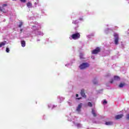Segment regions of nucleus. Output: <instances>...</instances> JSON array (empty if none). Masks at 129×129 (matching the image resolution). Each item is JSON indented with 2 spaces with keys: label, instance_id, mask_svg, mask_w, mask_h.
Here are the masks:
<instances>
[{
  "label": "nucleus",
  "instance_id": "nucleus-16",
  "mask_svg": "<svg viewBox=\"0 0 129 129\" xmlns=\"http://www.w3.org/2000/svg\"><path fill=\"white\" fill-rule=\"evenodd\" d=\"M6 43H7L6 41L0 43V48H2V47L5 46V45H6Z\"/></svg>",
  "mask_w": 129,
  "mask_h": 129
},
{
  "label": "nucleus",
  "instance_id": "nucleus-29",
  "mask_svg": "<svg viewBox=\"0 0 129 129\" xmlns=\"http://www.w3.org/2000/svg\"><path fill=\"white\" fill-rule=\"evenodd\" d=\"M51 106H52V105H51V104H49L48 105V108H50Z\"/></svg>",
  "mask_w": 129,
  "mask_h": 129
},
{
  "label": "nucleus",
  "instance_id": "nucleus-40",
  "mask_svg": "<svg viewBox=\"0 0 129 129\" xmlns=\"http://www.w3.org/2000/svg\"><path fill=\"white\" fill-rule=\"evenodd\" d=\"M108 30H109V29H107V31H108Z\"/></svg>",
  "mask_w": 129,
  "mask_h": 129
},
{
  "label": "nucleus",
  "instance_id": "nucleus-13",
  "mask_svg": "<svg viewBox=\"0 0 129 129\" xmlns=\"http://www.w3.org/2000/svg\"><path fill=\"white\" fill-rule=\"evenodd\" d=\"M92 82L93 84H95V85L98 84V81L96 79H94L92 81Z\"/></svg>",
  "mask_w": 129,
  "mask_h": 129
},
{
  "label": "nucleus",
  "instance_id": "nucleus-43",
  "mask_svg": "<svg viewBox=\"0 0 129 129\" xmlns=\"http://www.w3.org/2000/svg\"><path fill=\"white\" fill-rule=\"evenodd\" d=\"M92 36H94V34H92Z\"/></svg>",
  "mask_w": 129,
  "mask_h": 129
},
{
  "label": "nucleus",
  "instance_id": "nucleus-5",
  "mask_svg": "<svg viewBox=\"0 0 129 129\" xmlns=\"http://www.w3.org/2000/svg\"><path fill=\"white\" fill-rule=\"evenodd\" d=\"M114 42L115 45H117L118 44V34L117 33L114 34Z\"/></svg>",
  "mask_w": 129,
  "mask_h": 129
},
{
  "label": "nucleus",
  "instance_id": "nucleus-15",
  "mask_svg": "<svg viewBox=\"0 0 129 129\" xmlns=\"http://www.w3.org/2000/svg\"><path fill=\"white\" fill-rule=\"evenodd\" d=\"M36 35H39L40 36H43V34L41 31H37L36 33H35Z\"/></svg>",
  "mask_w": 129,
  "mask_h": 129
},
{
  "label": "nucleus",
  "instance_id": "nucleus-37",
  "mask_svg": "<svg viewBox=\"0 0 129 129\" xmlns=\"http://www.w3.org/2000/svg\"><path fill=\"white\" fill-rule=\"evenodd\" d=\"M91 58L92 59H94V56H92Z\"/></svg>",
  "mask_w": 129,
  "mask_h": 129
},
{
  "label": "nucleus",
  "instance_id": "nucleus-25",
  "mask_svg": "<svg viewBox=\"0 0 129 129\" xmlns=\"http://www.w3.org/2000/svg\"><path fill=\"white\" fill-rule=\"evenodd\" d=\"M106 103H107V102L106 101V100H104V101H103V104L105 105L106 104Z\"/></svg>",
  "mask_w": 129,
  "mask_h": 129
},
{
  "label": "nucleus",
  "instance_id": "nucleus-32",
  "mask_svg": "<svg viewBox=\"0 0 129 129\" xmlns=\"http://www.w3.org/2000/svg\"><path fill=\"white\" fill-rule=\"evenodd\" d=\"M56 106H57L53 105L52 108H51V109H53V108H55V107H56Z\"/></svg>",
  "mask_w": 129,
  "mask_h": 129
},
{
  "label": "nucleus",
  "instance_id": "nucleus-27",
  "mask_svg": "<svg viewBox=\"0 0 129 129\" xmlns=\"http://www.w3.org/2000/svg\"><path fill=\"white\" fill-rule=\"evenodd\" d=\"M126 119L129 120V114H128L126 115Z\"/></svg>",
  "mask_w": 129,
  "mask_h": 129
},
{
  "label": "nucleus",
  "instance_id": "nucleus-24",
  "mask_svg": "<svg viewBox=\"0 0 129 129\" xmlns=\"http://www.w3.org/2000/svg\"><path fill=\"white\" fill-rule=\"evenodd\" d=\"M6 52H7V53L10 52V48H9V47L6 48Z\"/></svg>",
  "mask_w": 129,
  "mask_h": 129
},
{
  "label": "nucleus",
  "instance_id": "nucleus-42",
  "mask_svg": "<svg viewBox=\"0 0 129 129\" xmlns=\"http://www.w3.org/2000/svg\"><path fill=\"white\" fill-rule=\"evenodd\" d=\"M91 129H95L94 128H91Z\"/></svg>",
  "mask_w": 129,
  "mask_h": 129
},
{
  "label": "nucleus",
  "instance_id": "nucleus-23",
  "mask_svg": "<svg viewBox=\"0 0 129 129\" xmlns=\"http://www.w3.org/2000/svg\"><path fill=\"white\" fill-rule=\"evenodd\" d=\"M23 22H20V23H19V28H21V27H22V26H23Z\"/></svg>",
  "mask_w": 129,
  "mask_h": 129
},
{
  "label": "nucleus",
  "instance_id": "nucleus-2",
  "mask_svg": "<svg viewBox=\"0 0 129 129\" xmlns=\"http://www.w3.org/2000/svg\"><path fill=\"white\" fill-rule=\"evenodd\" d=\"M79 38H80V34L77 33L71 35L69 39L70 40H72V39H73V40H77L78 39H79Z\"/></svg>",
  "mask_w": 129,
  "mask_h": 129
},
{
  "label": "nucleus",
  "instance_id": "nucleus-21",
  "mask_svg": "<svg viewBox=\"0 0 129 129\" xmlns=\"http://www.w3.org/2000/svg\"><path fill=\"white\" fill-rule=\"evenodd\" d=\"M80 59H83L84 58L83 53H80Z\"/></svg>",
  "mask_w": 129,
  "mask_h": 129
},
{
  "label": "nucleus",
  "instance_id": "nucleus-38",
  "mask_svg": "<svg viewBox=\"0 0 129 129\" xmlns=\"http://www.w3.org/2000/svg\"><path fill=\"white\" fill-rule=\"evenodd\" d=\"M112 82H113V80H112V81L110 82V83H112Z\"/></svg>",
  "mask_w": 129,
  "mask_h": 129
},
{
  "label": "nucleus",
  "instance_id": "nucleus-4",
  "mask_svg": "<svg viewBox=\"0 0 129 129\" xmlns=\"http://www.w3.org/2000/svg\"><path fill=\"white\" fill-rule=\"evenodd\" d=\"M83 105V104L81 103L77 107L76 111L77 112H78V113H80V112H81V109L82 108Z\"/></svg>",
  "mask_w": 129,
  "mask_h": 129
},
{
  "label": "nucleus",
  "instance_id": "nucleus-33",
  "mask_svg": "<svg viewBox=\"0 0 129 129\" xmlns=\"http://www.w3.org/2000/svg\"><path fill=\"white\" fill-rule=\"evenodd\" d=\"M7 7V4H4L2 7Z\"/></svg>",
  "mask_w": 129,
  "mask_h": 129
},
{
  "label": "nucleus",
  "instance_id": "nucleus-30",
  "mask_svg": "<svg viewBox=\"0 0 129 129\" xmlns=\"http://www.w3.org/2000/svg\"><path fill=\"white\" fill-rule=\"evenodd\" d=\"M20 2H21V3H26V0H20Z\"/></svg>",
  "mask_w": 129,
  "mask_h": 129
},
{
  "label": "nucleus",
  "instance_id": "nucleus-22",
  "mask_svg": "<svg viewBox=\"0 0 129 129\" xmlns=\"http://www.w3.org/2000/svg\"><path fill=\"white\" fill-rule=\"evenodd\" d=\"M88 106H90V107H92V103L90 102H89L88 103Z\"/></svg>",
  "mask_w": 129,
  "mask_h": 129
},
{
  "label": "nucleus",
  "instance_id": "nucleus-7",
  "mask_svg": "<svg viewBox=\"0 0 129 129\" xmlns=\"http://www.w3.org/2000/svg\"><path fill=\"white\" fill-rule=\"evenodd\" d=\"M81 95L84 98H86V95H85V92H84V89H82L81 91Z\"/></svg>",
  "mask_w": 129,
  "mask_h": 129
},
{
  "label": "nucleus",
  "instance_id": "nucleus-19",
  "mask_svg": "<svg viewBox=\"0 0 129 129\" xmlns=\"http://www.w3.org/2000/svg\"><path fill=\"white\" fill-rule=\"evenodd\" d=\"M79 23V21L78 20L73 21V24H75V25H76L77 24H78Z\"/></svg>",
  "mask_w": 129,
  "mask_h": 129
},
{
  "label": "nucleus",
  "instance_id": "nucleus-11",
  "mask_svg": "<svg viewBox=\"0 0 129 129\" xmlns=\"http://www.w3.org/2000/svg\"><path fill=\"white\" fill-rule=\"evenodd\" d=\"M27 7H28L29 8V9H31V8H33L32 3H31L30 2H28L27 4Z\"/></svg>",
  "mask_w": 129,
  "mask_h": 129
},
{
  "label": "nucleus",
  "instance_id": "nucleus-6",
  "mask_svg": "<svg viewBox=\"0 0 129 129\" xmlns=\"http://www.w3.org/2000/svg\"><path fill=\"white\" fill-rule=\"evenodd\" d=\"M99 52H100V48H97L94 50H93L92 53V54H97L98 53H99Z\"/></svg>",
  "mask_w": 129,
  "mask_h": 129
},
{
  "label": "nucleus",
  "instance_id": "nucleus-31",
  "mask_svg": "<svg viewBox=\"0 0 129 129\" xmlns=\"http://www.w3.org/2000/svg\"><path fill=\"white\" fill-rule=\"evenodd\" d=\"M59 99H60V100H64V98L61 97H59Z\"/></svg>",
  "mask_w": 129,
  "mask_h": 129
},
{
  "label": "nucleus",
  "instance_id": "nucleus-12",
  "mask_svg": "<svg viewBox=\"0 0 129 129\" xmlns=\"http://www.w3.org/2000/svg\"><path fill=\"white\" fill-rule=\"evenodd\" d=\"M0 11H1V12H3V13H4L5 14H6V13H7V11H6V9H5L4 7H0Z\"/></svg>",
  "mask_w": 129,
  "mask_h": 129
},
{
  "label": "nucleus",
  "instance_id": "nucleus-39",
  "mask_svg": "<svg viewBox=\"0 0 129 129\" xmlns=\"http://www.w3.org/2000/svg\"><path fill=\"white\" fill-rule=\"evenodd\" d=\"M78 99H81V98H78Z\"/></svg>",
  "mask_w": 129,
  "mask_h": 129
},
{
  "label": "nucleus",
  "instance_id": "nucleus-10",
  "mask_svg": "<svg viewBox=\"0 0 129 129\" xmlns=\"http://www.w3.org/2000/svg\"><path fill=\"white\" fill-rule=\"evenodd\" d=\"M92 113L94 116H96V115H97V113H96V110L95 109H92Z\"/></svg>",
  "mask_w": 129,
  "mask_h": 129
},
{
  "label": "nucleus",
  "instance_id": "nucleus-34",
  "mask_svg": "<svg viewBox=\"0 0 129 129\" xmlns=\"http://www.w3.org/2000/svg\"><path fill=\"white\" fill-rule=\"evenodd\" d=\"M80 21H83V18L82 17L80 18Z\"/></svg>",
  "mask_w": 129,
  "mask_h": 129
},
{
  "label": "nucleus",
  "instance_id": "nucleus-36",
  "mask_svg": "<svg viewBox=\"0 0 129 129\" xmlns=\"http://www.w3.org/2000/svg\"><path fill=\"white\" fill-rule=\"evenodd\" d=\"M22 31H23V29H21V30H20L21 33H22Z\"/></svg>",
  "mask_w": 129,
  "mask_h": 129
},
{
  "label": "nucleus",
  "instance_id": "nucleus-3",
  "mask_svg": "<svg viewBox=\"0 0 129 129\" xmlns=\"http://www.w3.org/2000/svg\"><path fill=\"white\" fill-rule=\"evenodd\" d=\"M88 67H89V63L87 62H84L79 66V68L81 70H84V69H86V68H88Z\"/></svg>",
  "mask_w": 129,
  "mask_h": 129
},
{
  "label": "nucleus",
  "instance_id": "nucleus-14",
  "mask_svg": "<svg viewBox=\"0 0 129 129\" xmlns=\"http://www.w3.org/2000/svg\"><path fill=\"white\" fill-rule=\"evenodd\" d=\"M105 124L106 125H112V124H113V122L112 121H107L106 122Z\"/></svg>",
  "mask_w": 129,
  "mask_h": 129
},
{
  "label": "nucleus",
  "instance_id": "nucleus-26",
  "mask_svg": "<svg viewBox=\"0 0 129 129\" xmlns=\"http://www.w3.org/2000/svg\"><path fill=\"white\" fill-rule=\"evenodd\" d=\"M72 64H71L68 63V64H66V67H69V66H72Z\"/></svg>",
  "mask_w": 129,
  "mask_h": 129
},
{
  "label": "nucleus",
  "instance_id": "nucleus-8",
  "mask_svg": "<svg viewBox=\"0 0 129 129\" xmlns=\"http://www.w3.org/2000/svg\"><path fill=\"white\" fill-rule=\"evenodd\" d=\"M75 125L78 127V128H80L82 127V124L79 123L74 122Z\"/></svg>",
  "mask_w": 129,
  "mask_h": 129
},
{
  "label": "nucleus",
  "instance_id": "nucleus-17",
  "mask_svg": "<svg viewBox=\"0 0 129 129\" xmlns=\"http://www.w3.org/2000/svg\"><path fill=\"white\" fill-rule=\"evenodd\" d=\"M21 45L22 47H25L26 46V42L24 40L21 41Z\"/></svg>",
  "mask_w": 129,
  "mask_h": 129
},
{
  "label": "nucleus",
  "instance_id": "nucleus-41",
  "mask_svg": "<svg viewBox=\"0 0 129 129\" xmlns=\"http://www.w3.org/2000/svg\"><path fill=\"white\" fill-rule=\"evenodd\" d=\"M105 33H107V31H106V30L105 31Z\"/></svg>",
  "mask_w": 129,
  "mask_h": 129
},
{
  "label": "nucleus",
  "instance_id": "nucleus-20",
  "mask_svg": "<svg viewBox=\"0 0 129 129\" xmlns=\"http://www.w3.org/2000/svg\"><path fill=\"white\" fill-rule=\"evenodd\" d=\"M124 86V84H123V83H121V84H120L119 85V87L120 88L123 87Z\"/></svg>",
  "mask_w": 129,
  "mask_h": 129
},
{
  "label": "nucleus",
  "instance_id": "nucleus-18",
  "mask_svg": "<svg viewBox=\"0 0 129 129\" xmlns=\"http://www.w3.org/2000/svg\"><path fill=\"white\" fill-rule=\"evenodd\" d=\"M119 77L117 76H114V80H116L117 81H118L119 80Z\"/></svg>",
  "mask_w": 129,
  "mask_h": 129
},
{
  "label": "nucleus",
  "instance_id": "nucleus-9",
  "mask_svg": "<svg viewBox=\"0 0 129 129\" xmlns=\"http://www.w3.org/2000/svg\"><path fill=\"white\" fill-rule=\"evenodd\" d=\"M123 116V114H119L115 116L116 119H120Z\"/></svg>",
  "mask_w": 129,
  "mask_h": 129
},
{
  "label": "nucleus",
  "instance_id": "nucleus-1",
  "mask_svg": "<svg viewBox=\"0 0 129 129\" xmlns=\"http://www.w3.org/2000/svg\"><path fill=\"white\" fill-rule=\"evenodd\" d=\"M32 30V33H34V34H35L37 33V31L41 29V26L38 25V24H35L33 26H32V28H31Z\"/></svg>",
  "mask_w": 129,
  "mask_h": 129
},
{
  "label": "nucleus",
  "instance_id": "nucleus-28",
  "mask_svg": "<svg viewBox=\"0 0 129 129\" xmlns=\"http://www.w3.org/2000/svg\"><path fill=\"white\" fill-rule=\"evenodd\" d=\"M39 2H35V3H34V5H35V7L36 8V7H37V5H38V3Z\"/></svg>",
  "mask_w": 129,
  "mask_h": 129
},
{
  "label": "nucleus",
  "instance_id": "nucleus-35",
  "mask_svg": "<svg viewBox=\"0 0 129 129\" xmlns=\"http://www.w3.org/2000/svg\"><path fill=\"white\" fill-rule=\"evenodd\" d=\"M76 97H78V96H79L78 94H77L76 95Z\"/></svg>",
  "mask_w": 129,
  "mask_h": 129
}]
</instances>
